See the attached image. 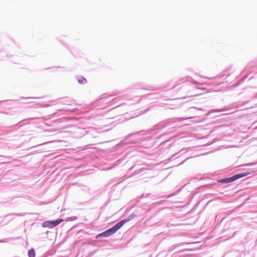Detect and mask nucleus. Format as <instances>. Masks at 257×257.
I'll return each instance as SVG.
<instances>
[{"label": "nucleus", "mask_w": 257, "mask_h": 257, "mask_svg": "<svg viewBox=\"0 0 257 257\" xmlns=\"http://www.w3.org/2000/svg\"><path fill=\"white\" fill-rule=\"evenodd\" d=\"M30 98H31V99H38V98H40V97H31Z\"/></svg>", "instance_id": "7"}, {"label": "nucleus", "mask_w": 257, "mask_h": 257, "mask_svg": "<svg viewBox=\"0 0 257 257\" xmlns=\"http://www.w3.org/2000/svg\"><path fill=\"white\" fill-rule=\"evenodd\" d=\"M29 257H35V252L33 248H31L28 251Z\"/></svg>", "instance_id": "5"}, {"label": "nucleus", "mask_w": 257, "mask_h": 257, "mask_svg": "<svg viewBox=\"0 0 257 257\" xmlns=\"http://www.w3.org/2000/svg\"><path fill=\"white\" fill-rule=\"evenodd\" d=\"M232 181H234V180L232 179V177H231L229 178L222 179V180H220L219 182H221V183H227L231 182Z\"/></svg>", "instance_id": "4"}, {"label": "nucleus", "mask_w": 257, "mask_h": 257, "mask_svg": "<svg viewBox=\"0 0 257 257\" xmlns=\"http://www.w3.org/2000/svg\"><path fill=\"white\" fill-rule=\"evenodd\" d=\"M248 174V173H240V174H236L235 175H234L232 177V179L235 181L239 178H242V177H245L246 176H247V175Z\"/></svg>", "instance_id": "3"}, {"label": "nucleus", "mask_w": 257, "mask_h": 257, "mask_svg": "<svg viewBox=\"0 0 257 257\" xmlns=\"http://www.w3.org/2000/svg\"><path fill=\"white\" fill-rule=\"evenodd\" d=\"M78 82L80 83H84L86 82V80L84 78H81V79H78Z\"/></svg>", "instance_id": "6"}, {"label": "nucleus", "mask_w": 257, "mask_h": 257, "mask_svg": "<svg viewBox=\"0 0 257 257\" xmlns=\"http://www.w3.org/2000/svg\"><path fill=\"white\" fill-rule=\"evenodd\" d=\"M64 220L62 219H57L56 220H50L45 221L42 224V226L43 227H48V228H52L58 224L63 222Z\"/></svg>", "instance_id": "2"}, {"label": "nucleus", "mask_w": 257, "mask_h": 257, "mask_svg": "<svg viewBox=\"0 0 257 257\" xmlns=\"http://www.w3.org/2000/svg\"><path fill=\"white\" fill-rule=\"evenodd\" d=\"M134 218V216L131 215L130 216V218L128 219H123L120 222H118L117 224H116L114 226L111 227V228L108 229L107 230L104 231V232L98 235V236H108L114 233H115L117 230H118L120 227H121L123 224L131 219H132Z\"/></svg>", "instance_id": "1"}]
</instances>
